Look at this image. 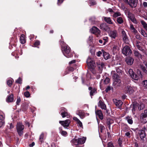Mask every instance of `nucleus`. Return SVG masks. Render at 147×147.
I'll return each instance as SVG.
<instances>
[{
  "label": "nucleus",
  "mask_w": 147,
  "mask_h": 147,
  "mask_svg": "<svg viewBox=\"0 0 147 147\" xmlns=\"http://www.w3.org/2000/svg\"><path fill=\"white\" fill-rule=\"evenodd\" d=\"M130 133L129 132H127L125 134V135L128 138L130 137Z\"/></svg>",
  "instance_id": "61"
},
{
  "label": "nucleus",
  "mask_w": 147,
  "mask_h": 147,
  "mask_svg": "<svg viewBox=\"0 0 147 147\" xmlns=\"http://www.w3.org/2000/svg\"><path fill=\"white\" fill-rule=\"evenodd\" d=\"M96 115L100 119H102L103 118V116L101 110H97L95 111Z\"/></svg>",
  "instance_id": "22"
},
{
  "label": "nucleus",
  "mask_w": 147,
  "mask_h": 147,
  "mask_svg": "<svg viewBox=\"0 0 147 147\" xmlns=\"http://www.w3.org/2000/svg\"><path fill=\"white\" fill-rule=\"evenodd\" d=\"M121 67L117 68L116 69V71L119 74H121L122 72Z\"/></svg>",
  "instance_id": "45"
},
{
  "label": "nucleus",
  "mask_w": 147,
  "mask_h": 147,
  "mask_svg": "<svg viewBox=\"0 0 147 147\" xmlns=\"http://www.w3.org/2000/svg\"><path fill=\"white\" fill-rule=\"evenodd\" d=\"M24 36V35L22 34L21 35L20 38V42L22 44H24L26 42Z\"/></svg>",
  "instance_id": "34"
},
{
  "label": "nucleus",
  "mask_w": 147,
  "mask_h": 147,
  "mask_svg": "<svg viewBox=\"0 0 147 147\" xmlns=\"http://www.w3.org/2000/svg\"><path fill=\"white\" fill-rule=\"evenodd\" d=\"M13 101V95H11L8 96L6 99V101L8 102H12Z\"/></svg>",
  "instance_id": "27"
},
{
  "label": "nucleus",
  "mask_w": 147,
  "mask_h": 147,
  "mask_svg": "<svg viewBox=\"0 0 147 147\" xmlns=\"http://www.w3.org/2000/svg\"><path fill=\"white\" fill-rule=\"evenodd\" d=\"M78 125V126L83 128V125L82 122L80 120L77 122Z\"/></svg>",
  "instance_id": "53"
},
{
  "label": "nucleus",
  "mask_w": 147,
  "mask_h": 147,
  "mask_svg": "<svg viewBox=\"0 0 147 147\" xmlns=\"http://www.w3.org/2000/svg\"><path fill=\"white\" fill-rule=\"evenodd\" d=\"M130 28L131 31L134 33H136L137 32V31L136 30L132 24H130Z\"/></svg>",
  "instance_id": "38"
},
{
  "label": "nucleus",
  "mask_w": 147,
  "mask_h": 147,
  "mask_svg": "<svg viewBox=\"0 0 147 147\" xmlns=\"http://www.w3.org/2000/svg\"><path fill=\"white\" fill-rule=\"evenodd\" d=\"M113 72H112V77L114 79V80L116 79H118L119 77L118 75L116 73H113Z\"/></svg>",
  "instance_id": "44"
},
{
  "label": "nucleus",
  "mask_w": 147,
  "mask_h": 147,
  "mask_svg": "<svg viewBox=\"0 0 147 147\" xmlns=\"http://www.w3.org/2000/svg\"><path fill=\"white\" fill-rule=\"evenodd\" d=\"M108 147H114L113 144L111 142H110L108 143Z\"/></svg>",
  "instance_id": "59"
},
{
  "label": "nucleus",
  "mask_w": 147,
  "mask_h": 147,
  "mask_svg": "<svg viewBox=\"0 0 147 147\" xmlns=\"http://www.w3.org/2000/svg\"><path fill=\"white\" fill-rule=\"evenodd\" d=\"M40 44V42L39 41L37 40L36 41L34 44V45L36 47L38 45Z\"/></svg>",
  "instance_id": "57"
},
{
  "label": "nucleus",
  "mask_w": 147,
  "mask_h": 147,
  "mask_svg": "<svg viewBox=\"0 0 147 147\" xmlns=\"http://www.w3.org/2000/svg\"><path fill=\"white\" fill-rule=\"evenodd\" d=\"M61 50L63 54L66 57L70 58L73 56V54L71 52V49L68 45L62 46Z\"/></svg>",
  "instance_id": "1"
},
{
  "label": "nucleus",
  "mask_w": 147,
  "mask_h": 147,
  "mask_svg": "<svg viewBox=\"0 0 147 147\" xmlns=\"http://www.w3.org/2000/svg\"><path fill=\"white\" fill-rule=\"evenodd\" d=\"M140 22L144 28L147 30V24L143 20H141Z\"/></svg>",
  "instance_id": "41"
},
{
  "label": "nucleus",
  "mask_w": 147,
  "mask_h": 147,
  "mask_svg": "<svg viewBox=\"0 0 147 147\" xmlns=\"http://www.w3.org/2000/svg\"><path fill=\"white\" fill-rule=\"evenodd\" d=\"M5 115L4 113L0 112V127H2L5 123Z\"/></svg>",
  "instance_id": "14"
},
{
  "label": "nucleus",
  "mask_w": 147,
  "mask_h": 147,
  "mask_svg": "<svg viewBox=\"0 0 147 147\" xmlns=\"http://www.w3.org/2000/svg\"><path fill=\"white\" fill-rule=\"evenodd\" d=\"M145 130H144V128H143L142 129L138 130V133L140 135V138L141 139H142L146 136V134L145 133Z\"/></svg>",
  "instance_id": "16"
},
{
  "label": "nucleus",
  "mask_w": 147,
  "mask_h": 147,
  "mask_svg": "<svg viewBox=\"0 0 147 147\" xmlns=\"http://www.w3.org/2000/svg\"><path fill=\"white\" fill-rule=\"evenodd\" d=\"M121 14L120 12L119 11H117L113 13V14L112 15V16L114 18H116L117 17H118L119 16H121Z\"/></svg>",
  "instance_id": "33"
},
{
  "label": "nucleus",
  "mask_w": 147,
  "mask_h": 147,
  "mask_svg": "<svg viewBox=\"0 0 147 147\" xmlns=\"http://www.w3.org/2000/svg\"><path fill=\"white\" fill-rule=\"evenodd\" d=\"M91 33L95 34L97 36H98L100 34V30L95 26H93L91 28Z\"/></svg>",
  "instance_id": "11"
},
{
  "label": "nucleus",
  "mask_w": 147,
  "mask_h": 147,
  "mask_svg": "<svg viewBox=\"0 0 147 147\" xmlns=\"http://www.w3.org/2000/svg\"><path fill=\"white\" fill-rule=\"evenodd\" d=\"M61 115L63 118L69 116V114L67 112V110L64 107H61Z\"/></svg>",
  "instance_id": "13"
},
{
  "label": "nucleus",
  "mask_w": 147,
  "mask_h": 147,
  "mask_svg": "<svg viewBox=\"0 0 147 147\" xmlns=\"http://www.w3.org/2000/svg\"><path fill=\"white\" fill-rule=\"evenodd\" d=\"M144 107V105L143 104H141L140 105H139L138 104H133V108L131 109L132 113H133V114H134V111H135L137 107L139 110H140L142 109Z\"/></svg>",
  "instance_id": "9"
},
{
  "label": "nucleus",
  "mask_w": 147,
  "mask_h": 147,
  "mask_svg": "<svg viewBox=\"0 0 147 147\" xmlns=\"http://www.w3.org/2000/svg\"><path fill=\"white\" fill-rule=\"evenodd\" d=\"M102 51L103 53V55L105 59H107L109 58L110 56L109 53L104 51L103 50H102Z\"/></svg>",
  "instance_id": "32"
},
{
  "label": "nucleus",
  "mask_w": 147,
  "mask_h": 147,
  "mask_svg": "<svg viewBox=\"0 0 147 147\" xmlns=\"http://www.w3.org/2000/svg\"><path fill=\"white\" fill-rule=\"evenodd\" d=\"M22 81L21 78H19L18 79L16 80V82L17 83L21 84L22 83Z\"/></svg>",
  "instance_id": "55"
},
{
  "label": "nucleus",
  "mask_w": 147,
  "mask_h": 147,
  "mask_svg": "<svg viewBox=\"0 0 147 147\" xmlns=\"http://www.w3.org/2000/svg\"><path fill=\"white\" fill-rule=\"evenodd\" d=\"M141 34L143 36L145 37H146L147 36V35L146 32H144V31L143 30H141Z\"/></svg>",
  "instance_id": "50"
},
{
  "label": "nucleus",
  "mask_w": 147,
  "mask_h": 147,
  "mask_svg": "<svg viewBox=\"0 0 147 147\" xmlns=\"http://www.w3.org/2000/svg\"><path fill=\"white\" fill-rule=\"evenodd\" d=\"M143 5L144 7H147V2H144L143 3Z\"/></svg>",
  "instance_id": "62"
},
{
  "label": "nucleus",
  "mask_w": 147,
  "mask_h": 147,
  "mask_svg": "<svg viewBox=\"0 0 147 147\" xmlns=\"http://www.w3.org/2000/svg\"><path fill=\"white\" fill-rule=\"evenodd\" d=\"M109 79L108 77H106L105 80H104V83L105 84H108L109 82Z\"/></svg>",
  "instance_id": "46"
},
{
  "label": "nucleus",
  "mask_w": 147,
  "mask_h": 147,
  "mask_svg": "<svg viewBox=\"0 0 147 147\" xmlns=\"http://www.w3.org/2000/svg\"><path fill=\"white\" fill-rule=\"evenodd\" d=\"M102 54V52L100 51H98L96 55L98 57H100L101 56V55Z\"/></svg>",
  "instance_id": "60"
},
{
  "label": "nucleus",
  "mask_w": 147,
  "mask_h": 147,
  "mask_svg": "<svg viewBox=\"0 0 147 147\" xmlns=\"http://www.w3.org/2000/svg\"><path fill=\"white\" fill-rule=\"evenodd\" d=\"M135 37L136 38L138 39L139 40H140L141 39V37H140V35H136V36H135Z\"/></svg>",
  "instance_id": "64"
},
{
  "label": "nucleus",
  "mask_w": 147,
  "mask_h": 147,
  "mask_svg": "<svg viewBox=\"0 0 147 147\" xmlns=\"http://www.w3.org/2000/svg\"><path fill=\"white\" fill-rule=\"evenodd\" d=\"M113 51L116 52L117 50V46L116 45H114L113 47Z\"/></svg>",
  "instance_id": "56"
},
{
  "label": "nucleus",
  "mask_w": 147,
  "mask_h": 147,
  "mask_svg": "<svg viewBox=\"0 0 147 147\" xmlns=\"http://www.w3.org/2000/svg\"><path fill=\"white\" fill-rule=\"evenodd\" d=\"M103 19L107 23L110 24H112L114 26H115V24H114L113 21L110 17H103Z\"/></svg>",
  "instance_id": "17"
},
{
  "label": "nucleus",
  "mask_w": 147,
  "mask_h": 147,
  "mask_svg": "<svg viewBox=\"0 0 147 147\" xmlns=\"http://www.w3.org/2000/svg\"><path fill=\"white\" fill-rule=\"evenodd\" d=\"M12 81L11 80H8L7 82V84L9 86H11L12 84Z\"/></svg>",
  "instance_id": "51"
},
{
  "label": "nucleus",
  "mask_w": 147,
  "mask_h": 147,
  "mask_svg": "<svg viewBox=\"0 0 147 147\" xmlns=\"http://www.w3.org/2000/svg\"><path fill=\"white\" fill-rule=\"evenodd\" d=\"M141 119L143 123L147 122V110H145L142 113L140 116Z\"/></svg>",
  "instance_id": "8"
},
{
  "label": "nucleus",
  "mask_w": 147,
  "mask_h": 147,
  "mask_svg": "<svg viewBox=\"0 0 147 147\" xmlns=\"http://www.w3.org/2000/svg\"><path fill=\"white\" fill-rule=\"evenodd\" d=\"M89 4L90 6H94L96 4V3L94 0H90L89 1Z\"/></svg>",
  "instance_id": "40"
},
{
  "label": "nucleus",
  "mask_w": 147,
  "mask_h": 147,
  "mask_svg": "<svg viewBox=\"0 0 147 147\" xmlns=\"http://www.w3.org/2000/svg\"><path fill=\"white\" fill-rule=\"evenodd\" d=\"M117 22L118 24H121L123 23L124 21L122 17L120 16L117 18Z\"/></svg>",
  "instance_id": "31"
},
{
  "label": "nucleus",
  "mask_w": 147,
  "mask_h": 147,
  "mask_svg": "<svg viewBox=\"0 0 147 147\" xmlns=\"http://www.w3.org/2000/svg\"><path fill=\"white\" fill-rule=\"evenodd\" d=\"M44 137V134L43 133H42L40 135L39 138V140L41 143H42L43 142Z\"/></svg>",
  "instance_id": "43"
},
{
  "label": "nucleus",
  "mask_w": 147,
  "mask_h": 147,
  "mask_svg": "<svg viewBox=\"0 0 147 147\" xmlns=\"http://www.w3.org/2000/svg\"><path fill=\"white\" fill-rule=\"evenodd\" d=\"M125 2L131 8H135L136 7L138 0H125Z\"/></svg>",
  "instance_id": "6"
},
{
  "label": "nucleus",
  "mask_w": 147,
  "mask_h": 147,
  "mask_svg": "<svg viewBox=\"0 0 147 147\" xmlns=\"http://www.w3.org/2000/svg\"><path fill=\"white\" fill-rule=\"evenodd\" d=\"M78 140H79L80 144H83L85 142L86 138L85 137H83V138H78Z\"/></svg>",
  "instance_id": "39"
},
{
  "label": "nucleus",
  "mask_w": 147,
  "mask_h": 147,
  "mask_svg": "<svg viewBox=\"0 0 147 147\" xmlns=\"http://www.w3.org/2000/svg\"><path fill=\"white\" fill-rule=\"evenodd\" d=\"M124 42L127 44L129 43V40L127 35H125L122 36Z\"/></svg>",
  "instance_id": "42"
},
{
  "label": "nucleus",
  "mask_w": 147,
  "mask_h": 147,
  "mask_svg": "<svg viewBox=\"0 0 147 147\" xmlns=\"http://www.w3.org/2000/svg\"><path fill=\"white\" fill-rule=\"evenodd\" d=\"M108 38L107 37H104L103 38V39L104 40V42L103 43V45H105V43L108 41Z\"/></svg>",
  "instance_id": "48"
},
{
  "label": "nucleus",
  "mask_w": 147,
  "mask_h": 147,
  "mask_svg": "<svg viewBox=\"0 0 147 147\" xmlns=\"http://www.w3.org/2000/svg\"><path fill=\"white\" fill-rule=\"evenodd\" d=\"M134 53L135 56L138 57L140 58L142 57V55L137 50L134 51Z\"/></svg>",
  "instance_id": "37"
},
{
  "label": "nucleus",
  "mask_w": 147,
  "mask_h": 147,
  "mask_svg": "<svg viewBox=\"0 0 147 147\" xmlns=\"http://www.w3.org/2000/svg\"><path fill=\"white\" fill-rule=\"evenodd\" d=\"M109 35L112 40L115 39L118 35L117 31L115 30H111L109 32Z\"/></svg>",
  "instance_id": "10"
},
{
  "label": "nucleus",
  "mask_w": 147,
  "mask_h": 147,
  "mask_svg": "<svg viewBox=\"0 0 147 147\" xmlns=\"http://www.w3.org/2000/svg\"><path fill=\"white\" fill-rule=\"evenodd\" d=\"M21 101V99L20 97H18V98L17 99V100L16 101V104L17 105H19V103Z\"/></svg>",
  "instance_id": "54"
},
{
  "label": "nucleus",
  "mask_w": 147,
  "mask_h": 147,
  "mask_svg": "<svg viewBox=\"0 0 147 147\" xmlns=\"http://www.w3.org/2000/svg\"><path fill=\"white\" fill-rule=\"evenodd\" d=\"M64 0H58L57 4L58 5H59L61 4L63 2Z\"/></svg>",
  "instance_id": "58"
},
{
  "label": "nucleus",
  "mask_w": 147,
  "mask_h": 147,
  "mask_svg": "<svg viewBox=\"0 0 147 147\" xmlns=\"http://www.w3.org/2000/svg\"><path fill=\"white\" fill-rule=\"evenodd\" d=\"M79 141L78 139L75 138L72 140V143L74 145H78V144H80Z\"/></svg>",
  "instance_id": "36"
},
{
  "label": "nucleus",
  "mask_w": 147,
  "mask_h": 147,
  "mask_svg": "<svg viewBox=\"0 0 147 147\" xmlns=\"http://www.w3.org/2000/svg\"><path fill=\"white\" fill-rule=\"evenodd\" d=\"M76 114L81 119H83L85 116V113L81 110H78L76 111Z\"/></svg>",
  "instance_id": "23"
},
{
  "label": "nucleus",
  "mask_w": 147,
  "mask_h": 147,
  "mask_svg": "<svg viewBox=\"0 0 147 147\" xmlns=\"http://www.w3.org/2000/svg\"><path fill=\"white\" fill-rule=\"evenodd\" d=\"M100 29L106 31H109L110 30L109 26L105 23L101 24L100 25Z\"/></svg>",
  "instance_id": "18"
},
{
  "label": "nucleus",
  "mask_w": 147,
  "mask_h": 147,
  "mask_svg": "<svg viewBox=\"0 0 147 147\" xmlns=\"http://www.w3.org/2000/svg\"><path fill=\"white\" fill-rule=\"evenodd\" d=\"M70 123V121L69 119H67L64 121H59V123L65 128H67L69 126Z\"/></svg>",
  "instance_id": "12"
},
{
  "label": "nucleus",
  "mask_w": 147,
  "mask_h": 147,
  "mask_svg": "<svg viewBox=\"0 0 147 147\" xmlns=\"http://www.w3.org/2000/svg\"><path fill=\"white\" fill-rule=\"evenodd\" d=\"M59 133L61 134L62 135L64 136H66L67 135V132L65 131L62 130V127H61L59 128Z\"/></svg>",
  "instance_id": "29"
},
{
  "label": "nucleus",
  "mask_w": 147,
  "mask_h": 147,
  "mask_svg": "<svg viewBox=\"0 0 147 147\" xmlns=\"http://www.w3.org/2000/svg\"><path fill=\"white\" fill-rule=\"evenodd\" d=\"M88 89L90 91V94L92 98V96L96 93V90L94 88H92L91 87H89Z\"/></svg>",
  "instance_id": "28"
},
{
  "label": "nucleus",
  "mask_w": 147,
  "mask_h": 147,
  "mask_svg": "<svg viewBox=\"0 0 147 147\" xmlns=\"http://www.w3.org/2000/svg\"><path fill=\"white\" fill-rule=\"evenodd\" d=\"M113 102L116 107L119 109H121L123 103L121 100L116 99L113 100Z\"/></svg>",
  "instance_id": "15"
},
{
  "label": "nucleus",
  "mask_w": 147,
  "mask_h": 147,
  "mask_svg": "<svg viewBox=\"0 0 147 147\" xmlns=\"http://www.w3.org/2000/svg\"><path fill=\"white\" fill-rule=\"evenodd\" d=\"M24 96L26 97H29L30 96V93L28 91L25 92L24 93Z\"/></svg>",
  "instance_id": "52"
},
{
  "label": "nucleus",
  "mask_w": 147,
  "mask_h": 147,
  "mask_svg": "<svg viewBox=\"0 0 147 147\" xmlns=\"http://www.w3.org/2000/svg\"><path fill=\"white\" fill-rule=\"evenodd\" d=\"M128 72L129 74L131 77L133 79L135 80H138L140 78V77H142L141 72L140 71H139V75L138 76L136 74H134L133 70L131 69H129Z\"/></svg>",
  "instance_id": "3"
},
{
  "label": "nucleus",
  "mask_w": 147,
  "mask_h": 147,
  "mask_svg": "<svg viewBox=\"0 0 147 147\" xmlns=\"http://www.w3.org/2000/svg\"><path fill=\"white\" fill-rule=\"evenodd\" d=\"M122 53L125 56L129 55L132 53L131 51L130 47L127 46H125L123 49Z\"/></svg>",
  "instance_id": "7"
},
{
  "label": "nucleus",
  "mask_w": 147,
  "mask_h": 147,
  "mask_svg": "<svg viewBox=\"0 0 147 147\" xmlns=\"http://www.w3.org/2000/svg\"><path fill=\"white\" fill-rule=\"evenodd\" d=\"M100 128L101 129V131L102 132V130L105 129V127L104 126L101 125L100 126Z\"/></svg>",
  "instance_id": "63"
},
{
  "label": "nucleus",
  "mask_w": 147,
  "mask_h": 147,
  "mask_svg": "<svg viewBox=\"0 0 147 147\" xmlns=\"http://www.w3.org/2000/svg\"><path fill=\"white\" fill-rule=\"evenodd\" d=\"M87 63L88 66L91 67L93 66L94 61L92 59L88 57L87 60Z\"/></svg>",
  "instance_id": "25"
},
{
  "label": "nucleus",
  "mask_w": 147,
  "mask_h": 147,
  "mask_svg": "<svg viewBox=\"0 0 147 147\" xmlns=\"http://www.w3.org/2000/svg\"><path fill=\"white\" fill-rule=\"evenodd\" d=\"M136 89V87H132L129 85H127L125 87L124 91L126 94L130 95L134 92Z\"/></svg>",
  "instance_id": "4"
},
{
  "label": "nucleus",
  "mask_w": 147,
  "mask_h": 147,
  "mask_svg": "<svg viewBox=\"0 0 147 147\" xmlns=\"http://www.w3.org/2000/svg\"><path fill=\"white\" fill-rule=\"evenodd\" d=\"M104 67V64L103 63H101L98 64V67L99 73H101L102 70V68Z\"/></svg>",
  "instance_id": "30"
},
{
  "label": "nucleus",
  "mask_w": 147,
  "mask_h": 147,
  "mask_svg": "<svg viewBox=\"0 0 147 147\" xmlns=\"http://www.w3.org/2000/svg\"><path fill=\"white\" fill-rule=\"evenodd\" d=\"M24 126L21 123H18L17 125V130L19 135L21 136L23 134Z\"/></svg>",
  "instance_id": "5"
},
{
  "label": "nucleus",
  "mask_w": 147,
  "mask_h": 147,
  "mask_svg": "<svg viewBox=\"0 0 147 147\" xmlns=\"http://www.w3.org/2000/svg\"><path fill=\"white\" fill-rule=\"evenodd\" d=\"M144 64L145 65L146 67L144 65H140V68L144 72L146 73L147 72V63L145 61L144 62Z\"/></svg>",
  "instance_id": "24"
},
{
  "label": "nucleus",
  "mask_w": 147,
  "mask_h": 147,
  "mask_svg": "<svg viewBox=\"0 0 147 147\" xmlns=\"http://www.w3.org/2000/svg\"><path fill=\"white\" fill-rule=\"evenodd\" d=\"M107 11L110 13L111 16H112V15L114 13V12L113 11V10L111 8L109 9H108Z\"/></svg>",
  "instance_id": "49"
},
{
  "label": "nucleus",
  "mask_w": 147,
  "mask_h": 147,
  "mask_svg": "<svg viewBox=\"0 0 147 147\" xmlns=\"http://www.w3.org/2000/svg\"><path fill=\"white\" fill-rule=\"evenodd\" d=\"M113 85L115 87H117V86H120L121 85V81L119 79H117L114 80Z\"/></svg>",
  "instance_id": "19"
},
{
  "label": "nucleus",
  "mask_w": 147,
  "mask_h": 147,
  "mask_svg": "<svg viewBox=\"0 0 147 147\" xmlns=\"http://www.w3.org/2000/svg\"><path fill=\"white\" fill-rule=\"evenodd\" d=\"M136 47L139 50L142 51L143 53H145L147 51L145 45L141 42L137 40L136 41Z\"/></svg>",
  "instance_id": "2"
},
{
  "label": "nucleus",
  "mask_w": 147,
  "mask_h": 147,
  "mask_svg": "<svg viewBox=\"0 0 147 147\" xmlns=\"http://www.w3.org/2000/svg\"><path fill=\"white\" fill-rule=\"evenodd\" d=\"M125 119L127 120L128 123L130 124H131L133 123V121L132 118L130 117L127 116L126 117Z\"/></svg>",
  "instance_id": "35"
},
{
  "label": "nucleus",
  "mask_w": 147,
  "mask_h": 147,
  "mask_svg": "<svg viewBox=\"0 0 147 147\" xmlns=\"http://www.w3.org/2000/svg\"><path fill=\"white\" fill-rule=\"evenodd\" d=\"M98 106L100 107L102 109L106 110L107 107L106 105L102 100H100L98 103Z\"/></svg>",
  "instance_id": "20"
},
{
  "label": "nucleus",
  "mask_w": 147,
  "mask_h": 147,
  "mask_svg": "<svg viewBox=\"0 0 147 147\" xmlns=\"http://www.w3.org/2000/svg\"><path fill=\"white\" fill-rule=\"evenodd\" d=\"M134 61V59L131 57H127L126 59V62L128 65H132Z\"/></svg>",
  "instance_id": "21"
},
{
  "label": "nucleus",
  "mask_w": 147,
  "mask_h": 147,
  "mask_svg": "<svg viewBox=\"0 0 147 147\" xmlns=\"http://www.w3.org/2000/svg\"><path fill=\"white\" fill-rule=\"evenodd\" d=\"M142 84L144 87L145 88L147 89V80H145L143 81Z\"/></svg>",
  "instance_id": "47"
},
{
  "label": "nucleus",
  "mask_w": 147,
  "mask_h": 147,
  "mask_svg": "<svg viewBox=\"0 0 147 147\" xmlns=\"http://www.w3.org/2000/svg\"><path fill=\"white\" fill-rule=\"evenodd\" d=\"M128 17L133 22L135 23H136V20L134 17V15L131 13H129L128 15Z\"/></svg>",
  "instance_id": "26"
}]
</instances>
